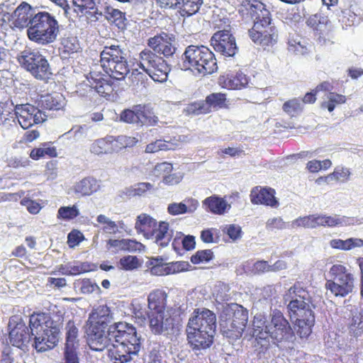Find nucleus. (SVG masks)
I'll return each instance as SVG.
<instances>
[{"instance_id":"1","label":"nucleus","mask_w":363,"mask_h":363,"mask_svg":"<svg viewBox=\"0 0 363 363\" xmlns=\"http://www.w3.org/2000/svg\"><path fill=\"white\" fill-rule=\"evenodd\" d=\"M100 65L94 64L86 79L101 96L107 99L117 95L119 84L130 72L124 51L119 45L105 46L100 53Z\"/></svg>"},{"instance_id":"2","label":"nucleus","mask_w":363,"mask_h":363,"mask_svg":"<svg viewBox=\"0 0 363 363\" xmlns=\"http://www.w3.org/2000/svg\"><path fill=\"white\" fill-rule=\"evenodd\" d=\"M109 341L113 342L108 347V357L113 363H127L137 355L140 350V338L136 328L125 322H118L109 325Z\"/></svg>"},{"instance_id":"3","label":"nucleus","mask_w":363,"mask_h":363,"mask_svg":"<svg viewBox=\"0 0 363 363\" xmlns=\"http://www.w3.org/2000/svg\"><path fill=\"white\" fill-rule=\"evenodd\" d=\"M216 315L207 308H196L186 325V337L193 350H206L213 342Z\"/></svg>"},{"instance_id":"4","label":"nucleus","mask_w":363,"mask_h":363,"mask_svg":"<svg viewBox=\"0 0 363 363\" xmlns=\"http://www.w3.org/2000/svg\"><path fill=\"white\" fill-rule=\"evenodd\" d=\"M167 298L168 293L162 288L152 289L147 295L150 328L155 335H173L179 330L176 318L165 315Z\"/></svg>"},{"instance_id":"5","label":"nucleus","mask_w":363,"mask_h":363,"mask_svg":"<svg viewBox=\"0 0 363 363\" xmlns=\"http://www.w3.org/2000/svg\"><path fill=\"white\" fill-rule=\"evenodd\" d=\"M111 319V309L106 305L99 306L89 313L84 328L91 350L103 351L108 347V329Z\"/></svg>"},{"instance_id":"6","label":"nucleus","mask_w":363,"mask_h":363,"mask_svg":"<svg viewBox=\"0 0 363 363\" xmlns=\"http://www.w3.org/2000/svg\"><path fill=\"white\" fill-rule=\"evenodd\" d=\"M30 330H36L33 347L38 352L54 348L59 342L60 329L50 315L44 312H33L29 316Z\"/></svg>"},{"instance_id":"7","label":"nucleus","mask_w":363,"mask_h":363,"mask_svg":"<svg viewBox=\"0 0 363 363\" xmlns=\"http://www.w3.org/2000/svg\"><path fill=\"white\" fill-rule=\"evenodd\" d=\"M239 13L250 15L254 19L253 28L249 30V35L253 42H257L264 35L275 36L277 30L271 22L270 13L265 5L256 0H245L240 5Z\"/></svg>"},{"instance_id":"8","label":"nucleus","mask_w":363,"mask_h":363,"mask_svg":"<svg viewBox=\"0 0 363 363\" xmlns=\"http://www.w3.org/2000/svg\"><path fill=\"white\" fill-rule=\"evenodd\" d=\"M60 32L59 23L54 16L47 11H39L31 20L27 28V35L30 40L39 45L53 43Z\"/></svg>"},{"instance_id":"9","label":"nucleus","mask_w":363,"mask_h":363,"mask_svg":"<svg viewBox=\"0 0 363 363\" xmlns=\"http://www.w3.org/2000/svg\"><path fill=\"white\" fill-rule=\"evenodd\" d=\"M186 69L205 76L216 72L217 62L213 52L206 46L189 45L182 56Z\"/></svg>"},{"instance_id":"10","label":"nucleus","mask_w":363,"mask_h":363,"mask_svg":"<svg viewBox=\"0 0 363 363\" xmlns=\"http://www.w3.org/2000/svg\"><path fill=\"white\" fill-rule=\"evenodd\" d=\"M17 60L36 79L47 81L52 75L48 60L38 51L25 49L19 53Z\"/></svg>"},{"instance_id":"11","label":"nucleus","mask_w":363,"mask_h":363,"mask_svg":"<svg viewBox=\"0 0 363 363\" xmlns=\"http://www.w3.org/2000/svg\"><path fill=\"white\" fill-rule=\"evenodd\" d=\"M325 287L335 296L344 297L354 287V275L342 264L333 265L328 272Z\"/></svg>"},{"instance_id":"12","label":"nucleus","mask_w":363,"mask_h":363,"mask_svg":"<svg viewBox=\"0 0 363 363\" xmlns=\"http://www.w3.org/2000/svg\"><path fill=\"white\" fill-rule=\"evenodd\" d=\"M139 67L155 82H164L170 72V67L166 60L150 50L145 49L139 55Z\"/></svg>"},{"instance_id":"13","label":"nucleus","mask_w":363,"mask_h":363,"mask_svg":"<svg viewBox=\"0 0 363 363\" xmlns=\"http://www.w3.org/2000/svg\"><path fill=\"white\" fill-rule=\"evenodd\" d=\"M313 307L311 299L292 301L287 304L289 312L296 318V325L301 328V331H298L301 337H307L311 333V328L315 322Z\"/></svg>"},{"instance_id":"14","label":"nucleus","mask_w":363,"mask_h":363,"mask_svg":"<svg viewBox=\"0 0 363 363\" xmlns=\"http://www.w3.org/2000/svg\"><path fill=\"white\" fill-rule=\"evenodd\" d=\"M267 328V339L270 337L274 343L289 342L294 337V333L289 321L278 310L272 311L271 322Z\"/></svg>"},{"instance_id":"15","label":"nucleus","mask_w":363,"mask_h":363,"mask_svg":"<svg viewBox=\"0 0 363 363\" xmlns=\"http://www.w3.org/2000/svg\"><path fill=\"white\" fill-rule=\"evenodd\" d=\"M225 94L215 92L208 94L205 100L194 101L188 105L186 111L191 115L207 114L217 111L226 106Z\"/></svg>"},{"instance_id":"16","label":"nucleus","mask_w":363,"mask_h":363,"mask_svg":"<svg viewBox=\"0 0 363 363\" xmlns=\"http://www.w3.org/2000/svg\"><path fill=\"white\" fill-rule=\"evenodd\" d=\"M8 328L9 329V339L10 343L18 348L22 349L31 340L32 333L26 325L21 317L13 315L9 318Z\"/></svg>"},{"instance_id":"17","label":"nucleus","mask_w":363,"mask_h":363,"mask_svg":"<svg viewBox=\"0 0 363 363\" xmlns=\"http://www.w3.org/2000/svg\"><path fill=\"white\" fill-rule=\"evenodd\" d=\"M230 320V329H228V339H239L245 328L248 320V313L242 306L237 303L228 304V320Z\"/></svg>"},{"instance_id":"18","label":"nucleus","mask_w":363,"mask_h":363,"mask_svg":"<svg viewBox=\"0 0 363 363\" xmlns=\"http://www.w3.org/2000/svg\"><path fill=\"white\" fill-rule=\"evenodd\" d=\"M15 114L20 125L23 129H28L34 124L44 121V114L33 105L26 104L17 105L15 107Z\"/></svg>"},{"instance_id":"19","label":"nucleus","mask_w":363,"mask_h":363,"mask_svg":"<svg viewBox=\"0 0 363 363\" xmlns=\"http://www.w3.org/2000/svg\"><path fill=\"white\" fill-rule=\"evenodd\" d=\"M174 35L162 32L147 40V45L152 49L154 53L164 55L165 57L172 56L176 52L174 45Z\"/></svg>"},{"instance_id":"20","label":"nucleus","mask_w":363,"mask_h":363,"mask_svg":"<svg viewBox=\"0 0 363 363\" xmlns=\"http://www.w3.org/2000/svg\"><path fill=\"white\" fill-rule=\"evenodd\" d=\"M34 15L30 5L26 2H22L12 14H10L11 27L18 29L28 28Z\"/></svg>"},{"instance_id":"21","label":"nucleus","mask_w":363,"mask_h":363,"mask_svg":"<svg viewBox=\"0 0 363 363\" xmlns=\"http://www.w3.org/2000/svg\"><path fill=\"white\" fill-rule=\"evenodd\" d=\"M275 191L272 189L254 188L250 194L251 201L255 204H264L271 207H277L278 201L274 196Z\"/></svg>"},{"instance_id":"22","label":"nucleus","mask_w":363,"mask_h":363,"mask_svg":"<svg viewBox=\"0 0 363 363\" xmlns=\"http://www.w3.org/2000/svg\"><path fill=\"white\" fill-rule=\"evenodd\" d=\"M162 258H154L151 260V264L152 267L150 268V271L152 274L158 275L175 274L182 272L184 269V262H176L162 264Z\"/></svg>"},{"instance_id":"23","label":"nucleus","mask_w":363,"mask_h":363,"mask_svg":"<svg viewBox=\"0 0 363 363\" xmlns=\"http://www.w3.org/2000/svg\"><path fill=\"white\" fill-rule=\"evenodd\" d=\"M157 221L147 214L142 213L137 217L135 228L139 233L143 234L147 239L152 237Z\"/></svg>"},{"instance_id":"24","label":"nucleus","mask_w":363,"mask_h":363,"mask_svg":"<svg viewBox=\"0 0 363 363\" xmlns=\"http://www.w3.org/2000/svg\"><path fill=\"white\" fill-rule=\"evenodd\" d=\"M43 108L47 110L59 111L65 107V98L58 92L42 95L39 101Z\"/></svg>"},{"instance_id":"25","label":"nucleus","mask_w":363,"mask_h":363,"mask_svg":"<svg viewBox=\"0 0 363 363\" xmlns=\"http://www.w3.org/2000/svg\"><path fill=\"white\" fill-rule=\"evenodd\" d=\"M152 237L155 242L161 246L166 247L168 245L172 238V232L169 230V223L161 221L154 229Z\"/></svg>"},{"instance_id":"26","label":"nucleus","mask_w":363,"mask_h":363,"mask_svg":"<svg viewBox=\"0 0 363 363\" xmlns=\"http://www.w3.org/2000/svg\"><path fill=\"white\" fill-rule=\"evenodd\" d=\"M136 108L139 118L138 123L148 126H154L158 123L159 118L150 104H138Z\"/></svg>"},{"instance_id":"27","label":"nucleus","mask_w":363,"mask_h":363,"mask_svg":"<svg viewBox=\"0 0 363 363\" xmlns=\"http://www.w3.org/2000/svg\"><path fill=\"white\" fill-rule=\"evenodd\" d=\"M199 206L197 200L190 198L184 200V203H172L169 204L167 211L170 215L177 216L186 213L194 212Z\"/></svg>"},{"instance_id":"28","label":"nucleus","mask_w":363,"mask_h":363,"mask_svg":"<svg viewBox=\"0 0 363 363\" xmlns=\"http://www.w3.org/2000/svg\"><path fill=\"white\" fill-rule=\"evenodd\" d=\"M100 188L98 181L93 177H85L77 182L74 187L75 194L80 196H90Z\"/></svg>"},{"instance_id":"29","label":"nucleus","mask_w":363,"mask_h":363,"mask_svg":"<svg viewBox=\"0 0 363 363\" xmlns=\"http://www.w3.org/2000/svg\"><path fill=\"white\" fill-rule=\"evenodd\" d=\"M112 137L111 145L113 152H119L124 150L135 147L139 140L137 137L127 135H120L118 136L111 135Z\"/></svg>"},{"instance_id":"30","label":"nucleus","mask_w":363,"mask_h":363,"mask_svg":"<svg viewBox=\"0 0 363 363\" xmlns=\"http://www.w3.org/2000/svg\"><path fill=\"white\" fill-rule=\"evenodd\" d=\"M203 4V0H175L174 8L178 9L183 17L196 14Z\"/></svg>"},{"instance_id":"31","label":"nucleus","mask_w":363,"mask_h":363,"mask_svg":"<svg viewBox=\"0 0 363 363\" xmlns=\"http://www.w3.org/2000/svg\"><path fill=\"white\" fill-rule=\"evenodd\" d=\"M309 299H311V297L308 291L299 282L294 284L284 295V301L288 303H290L292 301H308Z\"/></svg>"},{"instance_id":"32","label":"nucleus","mask_w":363,"mask_h":363,"mask_svg":"<svg viewBox=\"0 0 363 363\" xmlns=\"http://www.w3.org/2000/svg\"><path fill=\"white\" fill-rule=\"evenodd\" d=\"M72 3L76 13L97 18L99 13L95 0H72Z\"/></svg>"},{"instance_id":"33","label":"nucleus","mask_w":363,"mask_h":363,"mask_svg":"<svg viewBox=\"0 0 363 363\" xmlns=\"http://www.w3.org/2000/svg\"><path fill=\"white\" fill-rule=\"evenodd\" d=\"M202 206L206 211L218 215L223 214L227 206L225 201L216 195L205 199Z\"/></svg>"},{"instance_id":"34","label":"nucleus","mask_w":363,"mask_h":363,"mask_svg":"<svg viewBox=\"0 0 363 363\" xmlns=\"http://www.w3.org/2000/svg\"><path fill=\"white\" fill-rule=\"evenodd\" d=\"M267 316L262 313H257L253 320V334L257 339L267 340L269 323L267 324Z\"/></svg>"},{"instance_id":"35","label":"nucleus","mask_w":363,"mask_h":363,"mask_svg":"<svg viewBox=\"0 0 363 363\" xmlns=\"http://www.w3.org/2000/svg\"><path fill=\"white\" fill-rule=\"evenodd\" d=\"M29 156L33 160H38L44 157H56L57 156V148L51 143H43L39 147L33 148Z\"/></svg>"},{"instance_id":"36","label":"nucleus","mask_w":363,"mask_h":363,"mask_svg":"<svg viewBox=\"0 0 363 363\" xmlns=\"http://www.w3.org/2000/svg\"><path fill=\"white\" fill-rule=\"evenodd\" d=\"M65 347H79V329L72 320H69L65 326Z\"/></svg>"},{"instance_id":"37","label":"nucleus","mask_w":363,"mask_h":363,"mask_svg":"<svg viewBox=\"0 0 363 363\" xmlns=\"http://www.w3.org/2000/svg\"><path fill=\"white\" fill-rule=\"evenodd\" d=\"M330 246L334 249L341 250H351L356 247H361L363 246V240L360 238H351L345 240L340 239H333L330 241Z\"/></svg>"},{"instance_id":"38","label":"nucleus","mask_w":363,"mask_h":363,"mask_svg":"<svg viewBox=\"0 0 363 363\" xmlns=\"http://www.w3.org/2000/svg\"><path fill=\"white\" fill-rule=\"evenodd\" d=\"M88 267L89 264L86 263H82L80 265L73 267L69 264H60L55 271L50 272V274L55 275L58 272L63 275H77L89 272L90 269Z\"/></svg>"},{"instance_id":"39","label":"nucleus","mask_w":363,"mask_h":363,"mask_svg":"<svg viewBox=\"0 0 363 363\" xmlns=\"http://www.w3.org/2000/svg\"><path fill=\"white\" fill-rule=\"evenodd\" d=\"M349 333L354 337H359L363 333V313L355 311L348 323Z\"/></svg>"},{"instance_id":"40","label":"nucleus","mask_w":363,"mask_h":363,"mask_svg":"<svg viewBox=\"0 0 363 363\" xmlns=\"http://www.w3.org/2000/svg\"><path fill=\"white\" fill-rule=\"evenodd\" d=\"M111 135L95 140L91 146V151L95 155L113 153Z\"/></svg>"},{"instance_id":"41","label":"nucleus","mask_w":363,"mask_h":363,"mask_svg":"<svg viewBox=\"0 0 363 363\" xmlns=\"http://www.w3.org/2000/svg\"><path fill=\"white\" fill-rule=\"evenodd\" d=\"M211 45L216 52L224 55L227 48V31L222 30L215 33L211 38Z\"/></svg>"},{"instance_id":"42","label":"nucleus","mask_w":363,"mask_h":363,"mask_svg":"<svg viewBox=\"0 0 363 363\" xmlns=\"http://www.w3.org/2000/svg\"><path fill=\"white\" fill-rule=\"evenodd\" d=\"M106 18L108 21L114 23L118 28H124L126 26L125 14L118 9L107 7Z\"/></svg>"},{"instance_id":"43","label":"nucleus","mask_w":363,"mask_h":363,"mask_svg":"<svg viewBox=\"0 0 363 363\" xmlns=\"http://www.w3.org/2000/svg\"><path fill=\"white\" fill-rule=\"evenodd\" d=\"M225 233V228L218 229L211 228L201 232V240L205 243L218 242Z\"/></svg>"},{"instance_id":"44","label":"nucleus","mask_w":363,"mask_h":363,"mask_svg":"<svg viewBox=\"0 0 363 363\" xmlns=\"http://www.w3.org/2000/svg\"><path fill=\"white\" fill-rule=\"evenodd\" d=\"M176 144L171 141L158 139L147 144L145 147L146 153L153 154L160 151L174 150Z\"/></svg>"},{"instance_id":"45","label":"nucleus","mask_w":363,"mask_h":363,"mask_svg":"<svg viewBox=\"0 0 363 363\" xmlns=\"http://www.w3.org/2000/svg\"><path fill=\"white\" fill-rule=\"evenodd\" d=\"M325 227H337V226H347L353 225L355 222L353 218L347 217L345 216L333 215L327 216L325 215Z\"/></svg>"},{"instance_id":"46","label":"nucleus","mask_w":363,"mask_h":363,"mask_svg":"<svg viewBox=\"0 0 363 363\" xmlns=\"http://www.w3.org/2000/svg\"><path fill=\"white\" fill-rule=\"evenodd\" d=\"M328 101H323L320 106L322 108H327L332 112L336 105L345 104L346 97L344 95L329 91L326 96Z\"/></svg>"},{"instance_id":"47","label":"nucleus","mask_w":363,"mask_h":363,"mask_svg":"<svg viewBox=\"0 0 363 363\" xmlns=\"http://www.w3.org/2000/svg\"><path fill=\"white\" fill-rule=\"evenodd\" d=\"M351 172L345 167H337L332 174L325 177V180H335L340 182H346L350 180Z\"/></svg>"},{"instance_id":"48","label":"nucleus","mask_w":363,"mask_h":363,"mask_svg":"<svg viewBox=\"0 0 363 363\" xmlns=\"http://www.w3.org/2000/svg\"><path fill=\"white\" fill-rule=\"evenodd\" d=\"M79 211L75 205L72 206H61L57 211V217L58 219L69 220L77 218Z\"/></svg>"},{"instance_id":"49","label":"nucleus","mask_w":363,"mask_h":363,"mask_svg":"<svg viewBox=\"0 0 363 363\" xmlns=\"http://www.w3.org/2000/svg\"><path fill=\"white\" fill-rule=\"evenodd\" d=\"M139 261L137 257L127 255L120 259L118 267L125 271H131L139 267Z\"/></svg>"},{"instance_id":"50","label":"nucleus","mask_w":363,"mask_h":363,"mask_svg":"<svg viewBox=\"0 0 363 363\" xmlns=\"http://www.w3.org/2000/svg\"><path fill=\"white\" fill-rule=\"evenodd\" d=\"M315 228L313 214L298 217L294 220L291 223V228Z\"/></svg>"},{"instance_id":"51","label":"nucleus","mask_w":363,"mask_h":363,"mask_svg":"<svg viewBox=\"0 0 363 363\" xmlns=\"http://www.w3.org/2000/svg\"><path fill=\"white\" fill-rule=\"evenodd\" d=\"M283 110L291 116H294L302 110L301 103L298 99H293L283 104Z\"/></svg>"},{"instance_id":"52","label":"nucleus","mask_w":363,"mask_h":363,"mask_svg":"<svg viewBox=\"0 0 363 363\" xmlns=\"http://www.w3.org/2000/svg\"><path fill=\"white\" fill-rule=\"evenodd\" d=\"M213 257V253L211 250H199L191 257V262L194 264H198L209 262Z\"/></svg>"},{"instance_id":"53","label":"nucleus","mask_w":363,"mask_h":363,"mask_svg":"<svg viewBox=\"0 0 363 363\" xmlns=\"http://www.w3.org/2000/svg\"><path fill=\"white\" fill-rule=\"evenodd\" d=\"M136 105L132 109H125L121 113V120L128 123H138V115L136 110Z\"/></svg>"},{"instance_id":"54","label":"nucleus","mask_w":363,"mask_h":363,"mask_svg":"<svg viewBox=\"0 0 363 363\" xmlns=\"http://www.w3.org/2000/svg\"><path fill=\"white\" fill-rule=\"evenodd\" d=\"M247 84V79L243 73H238L233 79L228 80V89H240Z\"/></svg>"},{"instance_id":"55","label":"nucleus","mask_w":363,"mask_h":363,"mask_svg":"<svg viewBox=\"0 0 363 363\" xmlns=\"http://www.w3.org/2000/svg\"><path fill=\"white\" fill-rule=\"evenodd\" d=\"M78 347H64L62 363H79Z\"/></svg>"},{"instance_id":"56","label":"nucleus","mask_w":363,"mask_h":363,"mask_svg":"<svg viewBox=\"0 0 363 363\" xmlns=\"http://www.w3.org/2000/svg\"><path fill=\"white\" fill-rule=\"evenodd\" d=\"M84 240V236L79 230L73 229L67 235V245L70 248L77 246Z\"/></svg>"},{"instance_id":"57","label":"nucleus","mask_w":363,"mask_h":363,"mask_svg":"<svg viewBox=\"0 0 363 363\" xmlns=\"http://www.w3.org/2000/svg\"><path fill=\"white\" fill-rule=\"evenodd\" d=\"M172 169L173 166L171 163L164 162L155 165L154 168V172L156 177H162L163 179L164 177H165L169 173H171L172 172Z\"/></svg>"},{"instance_id":"58","label":"nucleus","mask_w":363,"mask_h":363,"mask_svg":"<svg viewBox=\"0 0 363 363\" xmlns=\"http://www.w3.org/2000/svg\"><path fill=\"white\" fill-rule=\"evenodd\" d=\"M145 246L135 240L124 239L123 251L130 252H141L144 250Z\"/></svg>"},{"instance_id":"59","label":"nucleus","mask_w":363,"mask_h":363,"mask_svg":"<svg viewBox=\"0 0 363 363\" xmlns=\"http://www.w3.org/2000/svg\"><path fill=\"white\" fill-rule=\"evenodd\" d=\"M20 203L26 206L28 211L31 214H37L41 209V206L38 202L28 197L22 199Z\"/></svg>"},{"instance_id":"60","label":"nucleus","mask_w":363,"mask_h":363,"mask_svg":"<svg viewBox=\"0 0 363 363\" xmlns=\"http://www.w3.org/2000/svg\"><path fill=\"white\" fill-rule=\"evenodd\" d=\"M266 228L268 230H283L286 228V223L281 217L272 218L267 220Z\"/></svg>"},{"instance_id":"61","label":"nucleus","mask_w":363,"mask_h":363,"mask_svg":"<svg viewBox=\"0 0 363 363\" xmlns=\"http://www.w3.org/2000/svg\"><path fill=\"white\" fill-rule=\"evenodd\" d=\"M328 21V18L319 13L310 16L307 20V24L311 27L316 28L320 24H327Z\"/></svg>"},{"instance_id":"62","label":"nucleus","mask_w":363,"mask_h":363,"mask_svg":"<svg viewBox=\"0 0 363 363\" xmlns=\"http://www.w3.org/2000/svg\"><path fill=\"white\" fill-rule=\"evenodd\" d=\"M152 186V184L149 182H140L134 186L130 192L133 196H142L151 190Z\"/></svg>"},{"instance_id":"63","label":"nucleus","mask_w":363,"mask_h":363,"mask_svg":"<svg viewBox=\"0 0 363 363\" xmlns=\"http://www.w3.org/2000/svg\"><path fill=\"white\" fill-rule=\"evenodd\" d=\"M182 175L179 173H169L164 177L162 182L168 186L177 185L182 180Z\"/></svg>"},{"instance_id":"64","label":"nucleus","mask_w":363,"mask_h":363,"mask_svg":"<svg viewBox=\"0 0 363 363\" xmlns=\"http://www.w3.org/2000/svg\"><path fill=\"white\" fill-rule=\"evenodd\" d=\"M242 229L238 225L232 224L228 225V238L236 241L242 238Z\"/></svg>"}]
</instances>
